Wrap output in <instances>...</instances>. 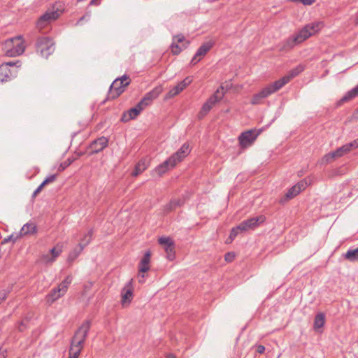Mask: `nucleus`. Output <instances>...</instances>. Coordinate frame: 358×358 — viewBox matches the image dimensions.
Listing matches in <instances>:
<instances>
[{
  "instance_id": "nucleus-3",
  "label": "nucleus",
  "mask_w": 358,
  "mask_h": 358,
  "mask_svg": "<svg viewBox=\"0 0 358 358\" xmlns=\"http://www.w3.org/2000/svg\"><path fill=\"white\" fill-rule=\"evenodd\" d=\"M90 328V320H85L81 324L71 338L70 351H75V355L80 353Z\"/></svg>"
},
{
  "instance_id": "nucleus-25",
  "label": "nucleus",
  "mask_w": 358,
  "mask_h": 358,
  "mask_svg": "<svg viewBox=\"0 0 358 358\" xmlns=\"http://www.w3.org/2000/svg\"><path fill=\"white\" fill-rule=\"evenodd\" d=\"M140 113L136 109L131 108L127 113H124L122 117V121L127 122L131 120L135 119Z\"/></svg>"
},
{
  "instance_id": "nucleus-13",
  "label": "nucleus",
  "mask_w": 358,
  "mask_h": 358,
  "mask_svg": "<svg viewBox=\"0 0 358 358\" xmlns=\"http://www.w3.org/2000/svg\"><path fill=\"white\" fill-rule=\"evenodd\" d=\"M264 221L265 217L259 215L243 221L238 225V228H240L241 231H247L250 229H255L260 223H262Z\"/></svg>"
},
{
  "instance_id": "nucleus-24",
  "label": "nucleus",
  "mask_w": 358,
  "mask_h": 358,
  "mask_svg": "<svg viewBox=\"0 0 358 358\" xmlns=\"http://www.w3.org/2000/svg\"><path fill=\"white\" fill-rule=\"evenodd\" d=\"M343 257L345 259H348L350 262L358 260V247L357 248H350L343 255Z\"/></svg>"
},
{
  "instance_id": "nucleus-35",
  "label": "nucleus",
  "mask_w": 358,
  "mask_h": 358,
  "mask_svg": "<svg viewBox=\"0 0 358 358\" xmlns=\"http://www.w3.org/2000/svg\"><path fill=\"white\" fill-rule=\"evenodd\" d=\"M75 159L73 158H68L66 161H64V162L61 163L59 167V171H64L66 168H67L69 166H70L73 162H74Z\"/></svg>"
},
{
  "instance_id": "nucleus-31",
  "label": "nucleus",
  "mask_w": 358,
  "mask_h": 358,
  "mask_svg": "<svg viewBox=\"0 0 358 358\" xmlns=\"http://www.w3.org/2000/svg\"><path fill=\"white\" fill-rule=\"evenodd\" d=\"M174 245L170 247H166L164 248L165 252L166 253V257L169 260L173 261L175 259V250H174Z\"/></svg>"
},
{
  "instance_id": "nucleus-21",
  "label": "nucleus",
  "mask_w": 358,
  "mask_h": 358,
  "mask_svg": "<svg viewBox=\"0 0 358 358\" xmlns=\"http://www.w3.org/2000/svg\"><path fill=\"white\" fill-rule=\"evenodd\" d=\"M36 231V225L33 222H28L22 227L20 231V236H22L28 234H34Z\"/></svg>"
},
{
  "instance_id": "nucleus-45",
  "label": "nucleus",
  "mask_w": 358,
  "mask_h": 358,
  "mask_svg": "<svg viewBox=\"0 0 358 358\" xmlns=\"http://www.w3.org/2000/svg\"><path fill=\"white\" fill-rule=\"evenodd\" d=\"M234 257L235 255L234 252H227L224 256L225 261L227 262H231Z\"/></svg>"
},
{
  "instance_id": "nucleus-55",
  "label": "nucleus",
  "mask_w": 358,
  "mask_h": 358,
  "mask_svg": "<svg viewBox=\"0 0 358 358\" xmlns=\"http://www.w3.org/2000/svg\"><path fill=\"white\" fill-rule=\"evenodd\" d=\"M134 109H136V110L138 111V113H141V112L143 110V108H142V107H141V106H140L138 103H137V104L136 105V106H135V107H134Z\"/></svg>"
},
{
  "instance_id": "nucleus-44",
  "label": "nucleus",
  "mask_w": 358,
  "mask_h": 358,
  "mask_svg": "<svg viewBox=\"0 0 358 358\" xmlns=\"http://www.w3.org/2000/svg\"><path fill=\"white\" fill-rule=\"evenodd\" d=\"M307 185H308L307 182L306 180H303L300 181L299 182H298L294 186L298 187V188L299 189V191L301 192L302 190L306 189Z\"/></svg>"
},
{
  "instance_id": "nucleus-4",
  "label": "nucleus",
  "mask_w": 358,
  "mask_h": 358,
  "mask_svg": "<svg viewBox=\"0 0 358 358\" xmlns=\"http://www.w3.org/2000/svg\"><path fill=\"white\" fill-rule=\"evenodd\" d=\"M24 49L21 36L8 39L3 45V50L8 57L19 56L24 52Z\"/></svg>"
},
{
  "instance_id": "nucleus-39",
  "label": "nucleus",
  "mask_w": 358,
  "mask_h": 358,
  "mask_svg": "<svg viewBox=\"0 0 358 358\" xmlns=\"http://www.w3.org/2000/svg\"><path fill=\"white\" fill-rule=\"evenodd\" d=\"M150 270V264L147 263L139 262L138 264V272L145 273Z\"/></svg>"
},
{
  "instance_id": "nucleus-14",
  "label": "nucleus",
  "mask_w": 358,
  "mask_h": 358,
  "mask_svg": "<svg viewBox=\"0 0 358 358\" xmlns=\"http://www.w3.org/2000/svg\"><path fill=\"white\" fill-rule=\"evenodd\" d=\"M108 139L105 136H101L100 138H96L93 141L90 145L88 149L89 155H92L94 154L98 153L102 151L104 148L108 146Z\"/></svg>"
},
{
  "instance_id": "nucleus-58",
  "label": "nucleus",
  "mask_w": 358,
  "mask_h": 358,
  "mask_svg": "<svg viewBox=\"0 0 358 358\" xmlns=\"http://www.w3.org/2000/svg\"><path fill=\"white\" fill-rule=\"evenodd\" d=\"M138 162H141V167L142 166H146V164H145V160L143 159V160H141L139 161Z\"/></svg>"
},
{
  "instance_id": "nucleus-41",
  "label": "nucleus",
  "mask_w": 358,
  "mask_h": 358,
  "mask_svg": "<svg viewBox=\"0 0 358 358\" xmlns=\"http://www.w3.org/2000/svg\"><path fill=\"white\" fill-rule=\"evenodd\" d=\"M345 145L347 148V150L350 152L352 149L358 148V140L355 139Z\"/></svg>"
},
{
  "instance_id": "nucleus-46",
  "label": "nucleus",
  "mask_w": 358,
  "mask_h": 358,
  "mask_svg": "<svg viewBox=\"0 0 358 358\" xmlns=\"http://www.w3.org/2000/svg\"><path fill=\"white\" fill-rule=\"evenodd\" d=\"M87 237H88V239L85 242V243L83 245H85V246L87 245L91 240H92V236L93 235V230L91 229L88 231L87 234H85Z\"/></svg>"
},
{
  "instance_id": "nucleus-28",
  "label": "nucleus",
  "mask_w": 358,
  "mask_h": 358,
  "mask_svg": "<svg viewBox=\"0 0 358 358\" xmlns=\"http://www.w3.org/2000/svg\"><path fill=\"white\" fill-rule=\"evenodd\" d=\"M62 245L57 244L55 247L52 248L50 250V255L52 258H54L55 261L57 259V257H58L62 253Z\"/></svg>"
},
{
  "instance_id": "nucleus-15",
  "label": "nucleus",
  "mask_w": 358,
  "mask_h": 358,
  "mask_svg": "<svg viewBox=\"0 0 358 358\" xmlns=\"http://www.w3.org/2000/svg\"><path fill=\"white\" fill-rule=\"evenodd\" d=\"M214 42L209 41L203 43L197 50L194 56L192 59L191 64L194 65L197 64L203 57H204L208 52L213 48Z\"/></svg>"
},
{
  "instance_id": "nucleus-12",
  "label": "nucleus",
  "mask_w": 358,
  "mask_h": 358,
  "mask_svg": "<svg viewBox=\"0 0 358 358\" xmlns=\"http://www.w3.org/2000/svg\"><path fill=\"white\" fill-rule=\"evenodd\" d=\"M133 280H129L121 291V304L123 307H127L131 303L134 297Z\"/></svg>"
},
{
  "instance_id": "nucleus-17",
  "label": "nucleus",
  "mask_w": 358,
  "mask_h": 358,
  "mask_svg": "<svg viewBox=\"0 0 358 358\" xmlns=\"http://www.w3.org/2000/svg\"><path fill=\"white\" fill-rule=\"evenodd\" d=\"M349 151L347 150L345 145H343L338 148H337L335 151L329 152L325 155L322 159L326 163L330 162L332 159L338 157H341L343 156L345 154L348 153Z\"/></svg>"
},
{
  "instance_id": "nucleus-57",
  "label": "nucleus",
  "mask_w": 358,
  "mask_h": 358,
  "mask_svg": "<svg viewBox=\"0 0 358 358\" xmlns=\"http://www.w3.org/2000/svg\"><path fill=\"white\" fill-rule=\"evenodd\" d=\"M88 239V237L85 235L84 238L82 239V242L80 243L84 244L85 242Z\"/></svg>"
},
{
  "instance_id": "nucleus-61",
  "label": "nucleus",
  "mask_w": 358,
  "mask_h": 358,
  "mask_svg": "<svg viewBox=\"0 0 358 358\" xmlns=\"http://www.w3.org/2000/svg\"><path fill=\"white\" fill-rule=\"evenodd\" d=\"M0 358H5V356H4V355H3V354H2V355H0Z\"/></svg>"
},
{
  "instance_id": "nucleus-20",
  "label": "nucleus",
  "mask_w": 358,
  "mask_h": 358,
  "mask_svg": "<svg viewBox=\"0 0 358 358\" xmlns=\"http://www.w3.org/2000/svg\"><path fill=\"white\" fill-rule=\"evenodd\" d=\"M162 92L161 87H156L150 92L146 93L143 99L149 104H151L152 101L158 97L159 94Z\"/></svg>"
},
{
  "instance_id": "nucleus-29",
  "label": "nucleus",
  "mask_w": 358,
  "mask_h": 358,
  "mask_svg": "<svg viewBox=\"0 0 358 358\" xmlns=\"http://www.w3.org/2000/svg\"><path fill=\"white\" fill-rule=\"evenodd\" d=\"M300 193L299 189L298 187H295L294 185L286 193L285 199H291L298 195Z\"/></svg>"
},
{
  "instance_id": "nucleus-36",
  "label": "nucleus",
  "mask_w": 358,
  "mask_h": 358,
  "mask_svg": "<svg viewBox=\"0 0 358 358\" xmlns=\"http://www.w3.org/2000/svg\"><path fill=\"white\" fill-rule=\"evenodd\" d=\"M147 166H142L141 167V162H138L136 166L135 169L132 173V176H137L140 173H141L145 169H146Z\"/></svg>"
},
{
  "instance_id": "nucleus-43",
  "label": "nucleus",
  "mask_w": 358,
  "mask_h": 358,
  "mask_svg": "<svg viewBox=\"0 0 358 358\" xmlns=\"http://www.w3.org/2000/svg\"><path fill=\"white\" fill-rule=\"evenodd\" d=\"M150 257H151V252H150V251L148 250L145 253L143 257L142 258V259L140 262L150 264Z\"/></svg>"
},
{
  "instance_id": "nucleus-10",
  "label": "nucleus",
  "mask_w": 358,
  "mask_h": 358,
  "mask_svg": "<svg viewBox=\"0 0 358 358\" xmlns=\"http://www.w3.org/2000/svg\"><path fill=\"white\" fill-rule=\"evenodd\" d=\"M60 15V11L57 9L48 10L38 19L36 27L39 30L46 27L52 21L57 20Z\"/></svg>"
},
{
  "instance_id": "nucleus-33",
  "label": "nucleus",
  "mask_w": 358,
  "mask_h": 358,
  "mask_svg": "<svg viewBox=\"0 0 358 358\" xmlns=\"http://www.w3.org/2000/svg\"><path fill=\"white\" fill-rule=\"evenodd\" d=\"M192 81V79L190 77L185 78L182 81L180 82L177 87H178L179 90L182 92L185 89L187 86H188Z\"/></svg>"
},
{
  "instance_id": "nucleus-16",
  "label": "nucleus",
  "mask_w": 358,
  "mask_h": 358,
  "mask_svg": "<svg viewBox=\"0 0 358 358\" xmlns=\"http://www.w3.org/2000/svg\"><path fill=\"white\" fill-rule=\"evenodd\" d=\"M178 162L174 159V156H170L166 160H165L163 163L158 165L155 169V172L159 176H162L164 173H166L170 169H173Z\"/></svg>"
},
{
  "instance_id": "nucleus-63",
  "label": "nucleus",
  "mask_w": 358,
  "mask_h": 358,
  "mask_svg": "<svg viewBox=\"0 0 358 358\" xmlns=\"http://www.w3.org/2000/svg\"><path fill=\"white\" fill-rule=\"evenodd\" d=\"M358 140V138H357Z\"/></svg>"
},
{
  "instance_id": "nucleus-1",
  "label": "nucleus",
  "mask_w": 358,
  "mask_h": 358,
  "mask_svg": "<svg viewBox=\"0 0 358 358\" xmlns=\"http://www.w3.org/2000/svg\"><path fill=\"white\" fill-rule=\"evenodd\" d=\"M303 71V68L301 66H298L296 68L290 70L286 76L267 85L259 92L255 94L251 99V103L252 105L259 104L262 99L266 98L271 94L278 91L285 85L288 83L292 78L297 76Z\"/></svg>"
},
{
  "instance_id": "nucleus-2",
  "label": "nucleus",
  "mask_w": 358,
  "mask_h": 358,
  "mask_svg": "<svg viewBox=\"0 0 358 358\" xmlns=\"http://www.w3.org/2000/svg\"><path fill=\"white\" fill-rule=\"evenodd\" d=\"M320 22H314L306 24L296 35H293L282 43L280 50L287 51L293 48L297 44H299L307 39L313 34L317 33L321 28Z\"/></svg>"
},
{
  "instance_id": "nucleus-18",
  "label": "nucleus",
  "mask_w": 358,
  "mask_h": 358,
  "mask_svg": "<svg viewBox=\"0 0 358 358\" xmlns=\"http://www.w3.org/2000/svg\"><path fill=\"white\" fill-rule=\"evenodd\" d=\"M184 203V200L182 199H172L170 202L163 207L164 214H168L170 212L175 210L177 208L182 206Z\"/></svg>"
},
{
  "instance_id": "nucleus-27",
  "label": "nucleus",
  "mask_w": 358,
  "mask_h": 358,
  "mask_svg": "<svg viewBox=\"0 0 358 358\" xmlns=\"http://www.w3.org/2000/svg\"><path fill=\"white\" fill-rule=\"evenodd\" d=\"M357 95H358V87H357V86H356L355 87H354L351 90L348 91L345 94V95L341 99V101H350V100L352 99L353 98H355Z\"/></svg>"
},
{
  "instance_id": "nucleus-38",
  "label": "nucleus",
  "mask_w": 358,
  "mask_h": 358,
  "mask_svg": "<svg viewBox=\"0 0 358 358\" xmlns=\"http://www.w3.org/2000/svg\"><path fill=\"white\" fill-rule=\"evenodd\" d=\"M57 174H52L49 176H48L42 182V184L45 186L48 184L54 182L57 179Z\"/></svg>"
},
{
  "instance_id": "nucleus-19",
  "label": "nucleus",
  "mask_w": 358,
  "mask_h": 358,
  "mask_svg": "<svg viewBox=\"0 0 358 358\" xmlns=\"http://www.w3.org/2000/svg\"><path fill=\"white\" fill-rule=\"evenodd\" d=\"M190 152L189 145L188 143H184L181 148L172 156H174V159L178 163L180 162L185 157H187Z\"/></svg>"
},
{
  "instance_id": "nucleus-54",
  "label": "nucleus",
  "mask_w": 358,
  "mask_h": 358,
  "mask_svg": "<svg viewBox=\"0 0 358 358\" xmlns=\"http://www.w3.org/2000/svg\"><path fill=\"white\" fill-rule=\"evenodd\" d=\"M69 358H78V357H79V355H80V354H76V355H75V354H74L75 351H70V350H69Z\"/></svg>"
},
{
  "instance_id": "nucleus-59",
  "label": "nucleus",
  "mask_w": 358,
  "mask_h": 358,
  "mask_svg": "<svg viewBox=\"0 0 358 358\" xmlns=\"http://www.w3.org/2000/svg\"><path fill=\"white\" fill-rule=\"evenodd\" d=\"M83 155H84V152H80L78 153V156H82Z\"/></svg>"
},
{
  "instance_id": "nucleus-23",
  "label": "nucleus",
  "mask_w": 358,
  "mask_h": 358,
  "mask_svg": "<svg viewBox=\"0 0 358 358\" xmlns=\"http://www.w3.org/2000/svg\"><path fill=\"white\" fill-rule=\"evenodd\" d=\"M325 323V315L323 313H317L314 319L313 328L315 331L323 327Z\"/></svg>"
},
{
  "instance_id": "nucleus-60",
  "label": "nucleus",
  "mask_w": 358,
  "mask_h": 358,
  "mask_svg": "<svg viewBox=\"0 0 358 358\" xmlns=\"http://www.w3.org/2000/svg\"><path fill=\"white\" fill-rule=\"evenodd\" d=\"M167 358H176V357L173 356V355H169L167 357Z\"/></svg>"
},
{
  "instance_id": "nucleus-62",
  "label": "nucleus",
  "mask_w": 358,
  "mask_h": 358,
  "mask_svg": "<svg viewBox=\"0 0 358 358\" xmlns=\"http://www.w3.org/2000/svg\"><path fill=\"white\" fill-rule=\"evenodd\" d=\"M357 87H358V85H357Z\"/></svg>"
},
{
  "instance_id": "nucleus-30",
  "label": "nucleus",
  "mask_w": 358,
  "mask_h": 358,
  "mask_svg": "<svg viewBox=\"0 0 358 358\" xmlns=\"http://www.w3.org/2000/svg\"><path fill=\"white\" fill-rule=\"evenodd\" d=\"M158 242L160 245H163L165 248L166 247H170L173 245H174V243L169 237H160L158 240Z\"/></svg>"
},
{
  "instance_id": "nucleus-53",
  "label": "nucleus",
  "mask_w": 358,
  "mask_h": 358,
  "mask_svg": "<svg viewBox=\"0 0 358 358\" xmlns=\"http://www.w3.org/2000/svg\"><path fill=\"white\" fill-rule=\"evenodd\" d=\"M69 358H78V357H79V355H80V354H76V355H75V354H74L75 351H70V350H69Z\"/></svg>"
},
{
  "instance_id": "nucleus-6",
  "label": "nucleus",
  "mask_w": 358,
  "mask_h": 358,
  "mask_svg": "<svg viewBox=\"0 0 358 358\" xmlns=\"http://www.w3.org/2000/svg\"><path fill=\"white\" fill-rule=\"evenodd\" d=\"M37 52L43 57L48 58L55 51V43L48 36L38 37L36 43Z\"/></svg>"
},
{
  "instance_id": "nucleus-49",
  "label": "nucleus",
  "mask_w": 358,
  "mask_h": 358,
  "mask_svg": "<svg viewBox=\"0 0 358 358\" xmlns=\"http://www.w3.org/2000/svg\"><path fill=\"white\" fill-rule=\"evenodd\" d=\"M265 351V347L262 345H259L257 346V352L259 354H263Z\"/></svg>"
},
{
  "instance_id": "nucleus-40",
  "label": "nucleus",
  "mask_w": 358,
  "mask_h": 358,
  "mask_svg": "<svg viewBox=\"0 0 358 358\" xmlns=\"http://www.w3.org/2000/svg\"><path fill=\"white\" fill-rule=\"evenodd\" d=\"M173 41L176 43H185L187 41H185V36L182 34H178L173 36Z\"/></svg>"
},
{
  "instance_id": "nucleus-51",
  "label": "nucleus",
  "mask_w": 358,
  "mask_h": 358,
  "mask_svg": "<svg viewBox=\"0 0 358 358\" xmlns=\"http://www.w3.org/2000/svg\"><path fill=\"white\" fill-rule=\"evenodd\" d=\"M101 0H91L89 6H99Z\"/></svg>"
},
{
  "instance_id": "nucleus-11",
  "label": "nucleus",
  "mask_w": 358,
  "mask_h": 358,
  "mask_svg": "<svg viewBox=\"0 0 358 358\" xmlns=\"http://www.w3.org/2000/svg\"><path fill=\"white\" fill-rule=\"evenodd\" d=\"M224 95V87L220 86V87L217 90L215 94H213L203 105L201 113L203 115L207 114L213 108V106L223 98Z\"/></svg>"
},
{
  "instance_id": "nucleus-50",
  "label": "nucleus",
  "mask_w": 358,
  "mask_h": 358,
  "mask_svg": "<svg viewBox=\"0 0 358 358\" xmlns=\"http://www.w3.org/2000/svg\"><path fill=\"white\" fill-rule=\"evenodd\" d=\"M145 273H139L138 272V282L140 283H143L144 282V278H145Z\"/></svg>"
},
{
  "instance_id": "nucleus-8",
  "label": "nucleus",
  "mask_w": 358,
  "mask_h": 358,
  "mask_svg": "<svg viewBox=\"0 0 358 358\" xmlns=\"http://www.w3.org/2000/svg\"><path fill=\"white\" fill-rule=\"evenodd\" d=\"M72 282V277L68 275L66 278L58 285L57 288L51 290V292L46 296L47 303L52 304L57 299L64 295L68 289L69 285Z\"/></svg>"
},
{
  "instance_id": "nucleus-9",
  "label": "nucleus",
  "mask_w": 358,
  "mask_h": 358,
  "mask_svg": "<svg viewBox=\"0 0 358 358\" xmlns=\"http://www.w3.org/2000/svg\"><path fill=\"white\" fill-rule=\"evenodd\" d=\"M260 134V131L248 130L241 133L238 137L240 146L246 148L251 146Z\"/></svg>"
},
{
  "instance_id": "nucleus-42",
  "label": "nucleus",
  "mask_w": 358,
  "mask_h": 358,
  "mask_svg": "<svg viewBox=\"0 0 358 358\" xmlns=\"http://www.w3.org/2000/svg\"><path fill=\"white\" fill-rule=\"evenodd\" d=\"M41 259L42 262L45 264L52 263L55 262L54 258L51 257L50 254L43 255Z\"/></svg>"
},
{
  "instance_id": "nucleus-7",
  "label": "nucleus",
  "mask_w": 358,
  "mask_h": 358,
  "mask_svg": "<svg viewBox=\"0 0 358 358\" xmlns=\"http://www.w3.org/2000/svg\"><path fill=\"white\" fill-rule=\"evenodd\" d=\"M17 64H20V62L17 61L16 62H5L0 65L1 82L8 81L12 78H14L17 76L18 72V68L20 66V64L17 65Z\"/></svg>"
},
{
  "instance_id": "nucleus-52",
  "label": "nucleus",
  "mask_w": 358,
  "mask_h": 358,
  "mask_svg": "<svg viewBox=\"0 0 358 358\" xmlns=\"http://www.w3.org/2000/svg\"><path fill=\"white\" fill-rule=\"evenodd\" d=\"M90 17V14H87V15H83V17H81L79 20L77 22V24H79L83 20L87 19L88 20Z\"/></svg>"
},
{
  "instance_id": "nucleus-56",
  "label": "nucleus",
  "mask_w": 358,
  "mask_h": 358,
  "mask_svg": "<svg viewBox=\"0 0 358 358\" xmlns=\"http://www.w3.org/2000/svg\"><path fill=\"white\" fill-rule=\"evenodd\" d=\"M6 299V294L4 293H0V303Z\"/></svg>"
},
{
  "instance_id": "nucleus-26",
  "label": "nucleus",
  "mask_w": 358,
  "mask_h": 358,
  "mask_svg": "<svg viewBox=\"0 0 358 358\" xmlns=\"http://www.w3.org/2000/svg\"><path fill=\"white\" fill-rule=\"evenodd\" d=\"M189 44V41H186L185 43H182L181 46H180L178 43H176L173 41L171 45V50L173 55H178L182 50L185 49L188 45Z\"/></svg>"
},
{
  "instance_id": "nucleus-32",
  "label": "nucleus",
  "mask_w": 358,
  "mask_h": 358,
  "mask_svg": "<svg viewBox=\"0 0 358 358\" xmlns=\"http://www.w3.org/2000/svg\"><path fill=\"white\" fill-rule=\"evenodd\" d=\"M240 231V228H238V226L236 227L232 228L231 230L229 238L227 240V243H231L234 238L237 236Z\"/></svg>"
},
{
  "instance_id": "nucleus-22",
  "label": "nucleus",
  "mask_w": 358,
  "mask_h": 358,
  "mask_svg": "<svg viewBox=\"0 0 358 358\" xmlns=\"http://www.w3.org/2000/svg\"><path fill=\"white\" fill-rule=\"evenodd\" d=\"M85 247V245L83 243H79L72 251L70 252L67 259L68 262H73L81 253Z\"/></svg>"
},
{
  "instance_id": "nucleus-47",
  "label": "nucleus",
  "mask_w": 358,
  "mask_h": 358,
  "mask_svg": "<svg viewBox=\"0 0 358 358\" xmlns=\"http://www.w3.org/2000/svg\"><path fill=\"white\" fill-rule=\"evenodd\" d=\"M45 186L41 183L38 187L37 189L34 192L33 194H32V197L34 198L36 197L40 192L42 190V189Z\"/></svg>"
},
{
  "instance_id": "nucleus-48",
  "label": "nucleus",
  "mask_w": 358,
  "mask_h": 358,
  "mask_svg": "<svg viewBox=\"0 0 358 358\" xmlns=\"http://www.w3.org/2000/svg\"><path fill=\"white\" fill-rule=\"evenodd\" d=\"M138 103L143 108V110L150 105L149 103L146 102L143 99H142Z\"/></svg>"
},
{
  "instance_id": "nucleus-5",
  "label": "nucleus",
  "mask_w": 358,
  "mask_h": 358,
  "mask_svg": "<svg viewBox=\"0 0 358 358\" xmlns=\"http://www.w3.org/2000/svg\"><path fill=\"white\" fill-rule=\"evenodd\" d=\"M130 78L127 75L116 78L111 84L108 92V99H115L124 92L125 87L130 83Z\"/></svg>"
},
{
  "instance_id": "nucleus-37",
  "label": "nucleus",
  "mask_w": 358,
  "mask_h": 358,
  "mask_svg": "<svg viewBox=\"0 0 358 358\" xmlns=\"http://www.w3.org/2000/svg\"><path fill=\"white\" fill-rule=\"evenodd\" d=\"M20 236V234H17V235L11 234V235L8 236V237L5 238L3 240L2 243H7L10 241L13 243H15Z\"/></svg>"
},
{
  "instance_id": "nucleus-34",
  "label": "nucleus",
  "mask_w": 358,
  "mask_h": 358,
  "mask_svg": "<svg viewBox=\"0 0 358 358\" xmlns=\"http://www.w3.org/2000/svg\"><path fill=\"white\" fill-rule=\"evenodd\" d=\"M180 92H180V90H179L178 87H177V85H176L175 87H173L172 89H171L169 91V92L166 95V99L173 98V96L178 95Z\"/></svg>"
}]
</instances>
